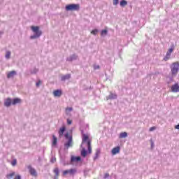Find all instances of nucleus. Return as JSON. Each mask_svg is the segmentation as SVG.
I'll list each match as a JSON object with an SVG mask.
<instances>
[{"label":"nucleus","instance_id":"8","mask_svg":"<svg viewBox=\"0 0 179 179\" xmlns=\"http://www.w3.org/2000/svg\"><path fill=\"white\" fill-rule=\"evenodd\" d=\"M120 150H121V148H120V146H117V147H115V148L112 149L111 153L114 156V155L120 153Z\"/></svg>","mask_w":179,"mask_h":179},{"label":"nucleus","instance_id":"32","mask_svg":"<svg viewBox=\"0 0 179 179\" xmlns=\"http://www.w3.org/2000/svg\"><path fill=\"white\" fill-rule=\"evenodd\" d=\"M169 59H170V56H166L164 58V61H169Z\"/></svg>","mask_w":179,"mask_h":179},{"label":"nucleus","instance_id":"11","mask_svg":"<svg viewBox=\"0 0 179 179\" xmlns=\"http://www.w3.org/2000/svg\"><path fill=\"white\" fill-rule=\"evenodd\" d=\"M29 173L31 176H33L34 177H37V172L36 171V169L30 166L29 167Z\"/></svg>","mask_w":179,"mask_h":179},{"label":"nucleus","instance_id":"14","mask_svg":"<svg viewBox=\"0 0 179 179\" xmlns=\"http://www.w3.org/2000/svg\"><path fill=\"white\" fill-rule=\"evenodd\" d=\"M57 142H58V138H57L55 135H52V146H57Z\"/></svg>","mask_w":179,"mask_h":179},{"label":"nucleus","instance_id":"33","mask_svg":"<svg viewBox=\"0 0 179 179\" xmlns=\"http://www.w3.org/2000/svg\"><path fill=\"white\" fill-rule=\"evenodd\" d=\"M67 124H68V125H71L72 124V120L67 119Z\"/></svg>","mask_w":179,"mask_h":179},{"label":"nucleus","instance_id":"9","mask_svg":"<svg viewBox=\"0 0 179 179\" xmlns=\"http://www.w3.org/2000/svg\"><path fill=\"white\" fill-rule=\"evenodd\" d=\"M66 129V127H65V126H63L59 129V138H62L64 136V132H65Z\"/></svg>","mask_w":179,"mask_h":179},{"label":"nucleus","instance_id":"17","mask_svg":"<svg viewBox=\"0 0 179 179\" xmlns=\"http://www.w3.org/2000/svg\"><path fill=\"white\" fill-rule=\"evenodd\" d=\"M54 173L55 174V179H58V176H59V169H58V168H55L54 169Z\"/></svg>","mask_w":179,"mask_h":179},{"label":"nucleus","instance_id":"13","mask_svg":"<svg viewBox=\"0 0 179 179\" xmlns=\"http://www.w3.org/2000/svg\"><path fill=\"white\" fill-rule=\"evenodd\" d=\"M20 103H22V99H19V98H15L12 101V104L13 106L16 105V104H20Z\"/></svg>","mask_w":179,"mask_h":179},{"label":"nucleus","instance_id":"25","mask_svg":"<svg viewBox=\"0 0 179 179\" xmlns=\"http://www.w3.org/2000/svg\"><path fill=\"white\" fill-rule=\"evenodd\" d=\"M97 33H99V30H97V29H94L91 31V34H93L94 36H96V34H97Z\"/></svg>","mask_w":179,"mask_h":179},{"label":"nucleus","instance_id":"24","mask_svg":"<svg viewBox=\"0 0 179 179\" xmlns=\"http://www.w3.org/2000/svg\"><path fill=\"white\" fill-rule=\"evenodd\" d=\"M13 176H15V172H13V173H10V174H8L6 176V178H8V179L12 178V177H13Z\"/></svg>","mask_w":179,"mask_h":179},{"label":"nucleus","instance_id":"34","mask_svg":"<svg viewBox=\"0 0 179 179\" xmlns=\"http://www.w3.org/2000/svg\"><path fill=\"white\" fill-rule=\"evenodd\" d=\"M36 86L37 87H38V86H40L41 85V80H38L37 83H36Z\"/></svg>","mask_w":179,"mask_h":179},{"label":"nucleus","instance_id":"37","mask_svg":"<svg viewBox=\"0 0 179 179\" xmlns=\"http://www.w3.org/2000/svg\"><path fill=\"white\" fill-rule=\"evenodd\" d=\"M108 177H110V174L106 173L104 176V178H107Z\"/></svg>","mask_w":179,"mask_h":179},{"label":"nucleus","instance_id":"10","mask_svg":"<svg viewBox=\"0 0 179 179\" xmlns=\"http://www.w3.org/2000/svg\"><path fill=\"white\" fill-rule=\"evenodd\" d=\"M53 94L55 97H61L62 96V91L60 90H55Z\"/></svg>","mask_w":179,"mask_h":179},{"label":"nucleus","instance_id":"26","mask_svg":"<svg viewBox=\"0 0 179 179\" xmlns=\"http://www.w3.org/2000/svg\"><path fill=\"white\" fill-rule=\"evenodd\" d=\"M6 58L7 59H9V58H10V52H9V51L6 52Z\"/></svg>","mask_w":179,"mask_h":179},{"label":"nucleus","instance_id":"21","mask_svg":"<svg viewBox=\"0 0 179 179\" xmlns=\"http://www.w3.org/2000/svg\"><path fill=\"white\" fill-rule=\"evenodd\" d=\"M128 5V1L125 0H121L120 1V6H127Z\"/></svg>","mask_w":179,"mask_h":179},{"label":"nucleus","instance_id":"16","mask_svg":"<svg viewBox=\"0 0 179 179\" xmlns=\"http://www.w3.org/2000/svg\"><path fill=\"white\" fill-rule=\"evenodd\" d=\"M71 160L73 163H74V162H80L81 159H80V157H74V156H73V157H71Z\"/></svg>","mask_w":179,"mask_h":179},{"label":"nucleus","instance_id":"1","mask_svg":"<svg viewBox=\"0 0 179 179\" xmlns=\"http://www.w3.org/2000/svg\"><path fill=\"white\" fill-rule=\"evenodd\" d=\"M85 143H87L89 153H92V139L87 134H83L81 146H83Z\"/></svg>","mask_w":179,"mask_h":179},{"label":"nucleus","instance_id":"29","mask_svg":"<svg viewBox=\"0 0 179 179\" xmlns=\"http://www.w3.org/2000/svg\"><path fill=\"white\" fill-rule=\"evenodd\" d=\"M17 163V161L16 159L13 160L11 162L12 166H15Z\"/></svg>","mask_w":179,"mask_h":179},{"label":"nucleus","instance_id":"35","mask_svg":"<svg viewBox=\"0 0 179 179\" xmlns=\"http://www.w3.org/2000/svg\"><path fill=\"white\" fill-rule=\"evenodd\" d=\"M155 129H156L155 127H152L150 128V132H152V131H155Z\"/></svg>","mask_w":179,"mask_h":179},{"label":"nucleus","instance_id":"39","mask_svg":"<svg viewBox=\"0 0 179 179\" xmlns=\"http://www.w3.org/2000/svg\"><path fill=\"white\" fill-rule=\"evenodd\" d=\"M175 129H179V124H177L176 126H175Z\"/></svg>","mask_w":179,"mask_h":179},{"label":"nucleus","instance_id":"6","mask_svg":"<svg viewBox=\"0 0 179 179\" xmlns=\"http://www.w3.org/2000/svg\"><path fill=\"white\" fill-rule=\"evenodd\" d=\"M76 173V169H69L63 171V176H68V174H69L70 176H73Z\"/></svg>","mask_w":179,"mask_h":179},{"label":"nucleus","instance_id":"40","mask_svg":"<svg viewBox=\"0 0 179 179\" xmlns=\"http://www.w3.org/2000/svg\"><path fill=\"white\" fill-rule=\"evenodd\" d=\"M152 146H153V143H152Z\"/></svg>","mask_w":179,"mask_h":179},{"label":"nucleus","instance_id":"31","mask_svg":"<svg viewBox=\"0 0 179 179\" xmlns=\"http://www.w3.org/2000/svg\"><path fill=\"white\" fill-rule=\"evenodd\" d=\"M51 163H55V162H57V158L55 157H52L50 160Z\"/></svg>","mask_w":179,"mask_h":179},{"label":"nucleus","instance_id":"28","mask_svg":"<svg viewBox=\"0 0 179 179\" xmlns=\"http://www.w3.org/2000/svg\"><path fill=\"white\" fill-rule=\"evenodd\" d=\"M72 108H66V114H68V113H71L72 111Z\"/></svg>","mask_w":179,"mask_h":179},{"label":"nucleus","instance_id":"15","mask_svg":"<svg viewBox=\"0 0 179 179\" xmlns=\"http://www.w3.org/2000/svg\"><path fill=\"white\" fill-rule=\"evenodd\" d=\"M10 104H12V100L8 98L5 101L4 106H6V107H9Z\"/></svg>","mask_w":179,"mask_h":179},{"label":"nucleus","instance_id":"12","mask_svg":"<svg viewBox=\"0 0 179 179\" xmlns=\"http://www.w3.org/2000/svg\"><path fill=\"white\" fill-rule=\"evenodd\" d=\"M16 75V71H12L8 73L7 78L8 79H10V78H13Z\"/></svg>","mask_w":179,"mask_h":179},{"label":"nucleus","instance_id":"7","mask_svg":"<svg viewBox=\"0 0 179 179\" xmlns=\"http://www.w3.org/2000/svg\"><path fill=\"white\" fill-rule=\"evenodd\" d=\"M171 92H173V93H178L179 92L178 83H176L171 86Z\"/></svg>","mask_w":179,"mask_h":179},{"label":"nucleus","instance_id":"2","mask_svg":"<svg viewBox=\"0 0 179 179\" xmlns=\"http://www.w3.org/2000/svg\"><path fill=\"white\" fill-rule=\"evenodd\" d=\"M179 71V62H175L171 66V72L172 76H176L178 73Z\"/></svg>","mask_w":179,"mask_h":179},{"label":"nucleus","instance_id":"5","mask_svg":"<svg viewBox=\"0 0 179 179\" xmlns=\"http://www.w3.org/2000/svg\"><path fill=\"white\" fill-rule=\"evenodd\" d=\"M79 4H69L66 6V10H79Z\"/></svg>","mask_w":179,"mask_h":179},{"label":"nucleus","instance_id":"38","mask_svg":"<svg viewBox=\"0 0 179 179\" xmlns=\"http://www.w3.org/2000/svg\"><path fill=\"white\" fill-rule=\"evenodd\" d=\"M94 69H100V66H94Z\"/></svg>","mask_w":179,"mask_h":179},{"label":"nucleus","instance_id":"36","mask_svg":"<svg viewBox=\"0 0 179 179\" xmlns=\"http://www.w3.org/2000/svg\"><path fill=\"white\" fill-rule=\"evenodd\" d=\"M14 179H22V177L20 175H17Z\"/></svg>","mask_w":179,"mask_h":179},{"label":"nucleus","instance_id":"4","mask_svg":"<svg viewBox=\"0 0 179 179\" xmlns=\"http://www.w3.org/2000/svg\"><path fill=\"white\" fill-rule=\"evenodd\" d=\"M31 29L32 31H34V33L35 34V35L31 36V39L38 38V37H40V36H41L42 32L41 31H39L40 28L38 27L32 26L31 27Z\"/></svg>","mask_w":179,"mask_h":179},{"label":"nucleus","instance_id":"22","mask_svg":"<svg viewBox=\"0 0 179 179\" xmlns=\"http://www.w3.org/2000/svg\"><path fill=\"white\" fill-rule=\"evenodd\" d=\"M127 136H128V134L127 132H122L120 134V138H127Z\"/></svg>","mask_w":179,"mask_h":179},{"label":"nucleus","instance_id":"3","mask_svg":"<svg viewBox=\"0 0 179 179\" xmlns=\"http://www.w3.org/2000/svg\"><path fill=\"white\" fill-rule=\"evenodd\" d=\"M64 137L66 138V139H69L68 142L64 144L65 148L69 149V148H72L73 145V142L72 141V136H69V133L67 132L64 134Z\"/></svg>","mask_w":179,"mask_h":179},{"label":"nucleus","instance_id":"18","mask_svg":"<svg viewBox=\"0 0 179 179\" xmlns=\"http://www.w3.org/2000/svg\"><path fill=\"white\" fill-rule=\"evenodd\" d=\"M173 51H174V46H172L170 49H169V50L166 52L167 57H170V55H171V53L173 52Z\"/></svg>","mask_w":179,"mask_h":179},{"label":"nucleus","instance_id":"20","mask_svg":"<svg viewBox=\"0 0 179 179\" xmlns=\"http://www.w3.org/2000/svg\"><path fill=\"white\" fill-rule=\"evenodd\" d=\"M87 155V152H86V150L85 149V148H83L81 150V156H83V157H86Z\"/></svg>","mask_w":179,"mask_h":179},{"label":"nucleus","instance_id":"23","mask_svg":"<svg viewBox=\"0 0 179 179\" xmlns=\"http://www.w3.org/2000/svg\"><path fill=\"white\" fill-rule=\"evenodd\" d=\"M107 33H108L107 29H103L101 31V36H106Z\"/></svg>","mask_w":179,"mask_h":179},{"label":"nucleus","instance_id":"19","mask_svg":"<svg viewBox=\"0 0 179 179\" xmlns=\"http://www.w3.org/2000/svg\"><path fill=\"white\" fill-rule=\"evenodd\" d=\"M62 80H68V79H71V74H67L66 76H63L61 78Z\"/></svg>","mask_w":179,"mask_h":179},{"label":"nucleus","instance_id":"27","mask_svg":"<svg viewBox=\"0 0 179 179\" xmlns=\"http://www.w3.org/2000/svg\"><path fill=\"white\" fill-rule=\"evenodd\" d=\"M109 98H110V99H117V95L113 94H110L109 95Z\"/></svg>","mask_w":179,"mask_h":179},{"label":"nucleus","instance_id":"30","mask_svg":"<svg viewBox=\"0 0 179 179\" xmlns=\"http://www.w3.org/2000/svg\"><path fill=\"white\" fill-rule=\"evenodd\" d=\"M120 0H113V3L115 6H117V4L119 3Z\"/></svg>","mask_w":179,"mask_h":179}]
</instances>
